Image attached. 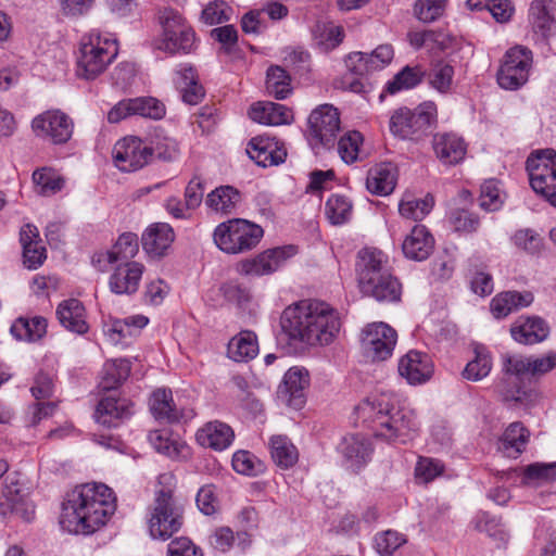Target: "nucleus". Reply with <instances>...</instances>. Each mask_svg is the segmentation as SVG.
I'll list each match as a JSON object with an SVG mask.
<instances>
[{
	"label": "nucleus",
	"instance_id": "obj_1",
	"mask_svg": "<svg viewBox=\"0 0 556 556\" xmlns=\"http://www.w3.org/2000/svg\"><path fill=\"white\" fill-rule=\"evenodd\" d=\"M116 509L113 491L103 483H86L66 494L61 527L74 534H91L103 527Z\"/></svg>",
	"mask_w": 556,
	"mask_h": 556
},
{
	"label": "nucleus",
	"instance_id": "obj_2",
	"mask_svg": "<svg viewBox=\"0 0 556 556\" xmlns=\"http://www.w3.org/2000/svg\"><path fill=\"white\" fill-rule=\"evenodd\" d=\"M357 420L367 426L376 438L390 443L406 444L419 430L416 412L400 406L389 392L370 396L355 407Z\"/></svg>",
	"mask_w": 556,
	"mask_h": 556
},
{
	"label": "nucleus",
	"instance_id": "obj_3",
	"mask_svg": "<svg viewBox=\"0 0 556 556\" xmlns=\"http://www.w3.org/2000/svg\"><path fill=\"white\" fill-rule=\"evenodd\" d=\"M281 328L290 339L315 345H327L340 330V318L328 304L301 301L288 306L280 319Z\"/></svg>",
	"mask_w": 556,
	"mask_h": 556
},
{
	"label": "nucleus",
	"instance_id": "obj_4",
	"mask_svg": "<svg viewBox=\"0 0 556 556\" xmlns=\"http://www.w3.org/2000/svg\"><path fill=\"white\" fill-rule=\"evenodd\" d=\"M556 367V354L548 353L542 356L505 355L503 357V371L505 377L497 389L506 402L528 404L536 397L533 389L517 384L516 380L522 377L539 378Z\"/></svg>",
	"mask_w": 556,
	"mask_h": 556
},
{
	"label": "nucleus",
	"instance_id": "obj_5",
	"mask_svg": "<svg viewBox=\"0 0 556 556\" xmlns=\"http://www.w3.org/2000/svg\"><path fill=\"white\" fill-rule=\"evenodd\" d=\"M357 258L356 270L362 293L378 302L399 301L401 285L387 268L383 253L366 248L358 252Z\"/></svg>",
	"mask_w": 556,
	"mask_h": 556
},
{
	"label": "nucleus",
	"instance_id": "obj_6",
	"mask_svg": "<svg viewBox=\"0 0 556 556\" xmlns=\"http://www.w3.org/2000/svg\"><path fill=\"white\" fill-rule=\"evenodd\" d=\"M176 483V477L170 471L157 477L149 518V531L154 539L167 540L184 523V506L174 496Z\"/></svg>",
	"mask_w": 556,
	"mask_h": 556
},
{
	"label": "nucleus",
	"instance_id": "obj_7",
	"mask_svg": "<svg viewBox=\"0 0 556 556\" xmlns=\"http://www.w3.org/2000/svg\"><path fill=\"white\" fill-rule=\"evenodd\" d=\"M161 33L155 49L169 55H186L198 48V38L186 17L173 8H163L157 13Z\"/></svg>",
	"mask_w": 556,
	"mask_h": 556
},
{
	"label": "nucleus",
	"instance_id": "obj_8",
	"mask_svg": "<svg viewBox=\"0 0 556 556\" xmlns=\"http://www.w3.org/2000/svg\"><path fill=\"white\" fill-rule=\"evenodd\" d=\"M116 41L91 31L81 37L77 55L78 77L90 80L105 71L117 55Z\"/></svg>",
	"mask_w": 556,
	"mask_h": 556
},
{
	"label": "nucleus",
	"instance_id": "obj_9",
	"mask_svg": "<svg viewBox=\"0 0 556 556\" xmlns=\"http://www.w3.org/2000/svg\"><path fill=\"white\" fill-rule=\"evenodd\" d=\"M263 236L260 225L244 218H232L216 226L213 240L222 252L238 255L255 249Z\"/></svg>",
	"mask_w": 556,
	"mask_h": 556
},
{
	"label": "nucleus",
	"instance_id": "obj_10",
	"mask_svg": "<svg viewBox=\"0 0 556 556\" xmlns=\"http://www.w3.org/2000/svg\"><path fill=\"white\" fill-rule=\"evenodd\" d=\"M437 118V105L427 101L415 110L400 108L395 110L389 122L392 135L401 139L418 140L425 136Z\"/></svg>",
	"mask_w": 556,
	"mask_h": 556
},
{
	"label": "nucleus",
	"instance_id": "obj_11",
	"mask_svg": "<svg viewBox=\"0 0 556 556\" xmlns=\"http://www.w3.org/2000/svg\"><path fill=\"white\" fill-rule=\"evenodd\" d=\"M530 186L551 205L556 207V151H535L527 160Z\"/></svg>",
	"mask_w": 556,
	"mask_h": 556
},
{
	"label": "nucleus",
	"instance_id": "obj_12",
	"mask_svg": "<svg viewBox=\"0 0 556 556\" xmlns=\"http://www.w3.org/2000/svg\"><path fill=\"white\" fill-rule=\"evenodd\" d=\"M532 61V51L523 46L507 50L496 75L500 87L517 90L523 86L528 81Z\"/></svg>",
	"mask_w": 556,
	"mask_h": 556
},
{
	"label": "nucleus",
	"instance_id": "obj_13",
	"mask_svg": "<svg viewBox=\"0 0 556 556\" xmlns=\"http://www.w3.org/2000/svg\"><path fill=\"white\" fill-rule=\"evenodd\" d=\"M340 114L330 104H323L308 116V140L314 149L334 148L340 131Z\"/></svg>",
	"mask_w": 556,
	"mask_h": 556
},
{
	"label": "nucleus",
	"instance_id": "obj_14",
	"mask_svg": "<svg viewBox=\"0 0 556 556\" xmlns=\"http://www.w3.org/2000/svg\"><path fill=\"white\" fill-rule=\"evenodd\" d=\"M396 342V331L386 323H371L362 330V352L366 358L372 362H381L391 357Z\"/></svg>",
	"mask_w": 556,
	"mask_h": 556
},
{
	"label": "nucleus",
	"instance_id": "obj_15",
	"mask_svg": "<svg viewBox=\"0 0 556 556\" xmlns=\"http://www.w3.org/2000/svg\"><path fill=\"white\" fill-rule=\"evenodd\" d=\"M31 130L37 138L64 144L73 136L74 122L59 109L47 110L33 118Z\"/></svg>",
	"mask_w": 556,
	"mask_h": 556
},
{
	"label": "nucleus",
	"instance_id": "obj_16",
	"mask_svg": "<svg viewBox=\"0 0 556 556\" xmlns=\"http://www.w3.org/2000/svg\"><path fill=\"white\" fill-rule=\"evenodd\" d=\"M296 254L294 245L277 247L265 250L252 258L241 260L236 270L241 276L262 277L271 275Z\"/></svg>",
	"mask_w": 556,
	"mask_h": 556
},
{
	"label": "nucleus",
	"instance_id": "obj_17",
	"mask_svg": "<svg viewBox=\"0 0 556 556\" xmlns=\"http://www.w3.org/2000/svg\"><path fill=\"white\" fill-rule=\"evenodd\" d=\"M115 166L122 172H135L151 161V149L138 137H125L113 148Z\"/></svg>",
	"mask_w": 556,
	"mask_h": 556
},
{
	"label": "nucleus",
	"instance_id": "obj_18",
	"mask_svg": "<svg viewBox=\"0 0 556 556\" xmlns=\"http://www.w3.org/2000/svg\"><path fill=\"white\" fill-rule=\"evenodd\" d=\"M397 369L401 377L415 386L427 382L433 375L434 366L427 353L410 350L400 358Z\"/></svg>",
	"mask_w": 556,
	"mask_h": 556
},
{
	"label": "nucleus",
	"instance_id": "obj_19",
	"mask_svg": "<svg viewBox=\"0 0 556 556\" xmlns=\"http://www.w3.org/2000/svg\"><path fill=\"white\" fill-rule=\"evenodd\" d=\"M529 21L536 41H546L556 34V7L552 0H534Z\"/></svg>",
	"mask_w": 556,
	"mask_h": 556
},
{
	"label": "nucleus",
	"instance_id": "obj_20",
	"mask_svg": "<svg viewBox=\"0 0 556 556\" xmlns=\"http://www.w3.org/2000/svg\"><path fill=\"white\" fill-rule=\"evenodd\" d=\"M143 271L144 266L139 262L118 263L109 279L110 290L119 295L136 293Z\"/></svg>",
	"mask_w": 556,
	"mask_h": 556
},
{
	"label": "nucleus",
	"instance_id": "obj_21",
	"mask_svg": "<svg viewBox=\"0 0 556 556\" xmlns=\"http://www.w3.org/2000/svg\"><path fill=\"white\" fill-rule=\"evenodd\" d=\"M309 383L308 372L304 368L291 367L279 386V396L291 407L301 408L305 403L304 390Z\"/></svg>",
	"mask_w": 556,
	"mask_h": 556
},
{
	"label": "nucleus",
	"instance_id": "obj_22",
	"mask_svg": "<svg viewBox=\"0 0 556 556\" xmlns=\"http://www.w3.org/2000/svg\"><path fill=\"white\" fill-rule=\"evenodd\" d=\"M138 251L139 243L137 235L126 232L118 237L111 250L94 254L92 263L97 265L100 270H104L105 264L131 262L130 260L136 256Z\"/></svg>",
	"mask_w": 556,
	"mask_h": 556
},
{
	"label": "nucleus",
	"instance_id": "obj_23",
	"mask_svg": "<svg viewBox=\"0 0 556 556\" xmlns=\"http://www.w3.org/2000/svg\"><path fill=\"white\" fill-rule=\"evenodd\" d=\"M247 153L258 166L268 167L285 162L287 152L270 138L255 137L248 144Z\"/></svg>",
	"mask_w": 556,
	"mask_h": 556
},
{
	"label": "nucleus",
	"instance_id": "obj_24",
	"mask_svg": "<svg viewBox=\"0 0 556 556\" xmlns=\"http://www.w3.org/2000/svg\"><path fill=\"white\" fill-rule=\"evenodd\" d=\"M511 337L522 344H535L544 341L549 334V326L538 316L519 317L510 328Z\"/></svg>",
	"mask_w": 556,
	"mask_h": 556
},
{
	"label": "nucleus",
	"instance_id": "obj_25",
	"mask_svg": "<svg viewBox=\"0 0 556 556\" xmlns=\"http://www.w3.org/2000/svg\"><path fill=\"white\" fill-rule=\"evenodd\" d=\"M150 410L156 419L167 422H177L193 417L191 409H178L175 406L172 391L166 389H157L152 393L150 397Z\"/></svg>",
	"mask_w": 556,
	"mask_h": 556
},
{
	"label": "nucleus",
	"instance_id": "obj_26",
	"mask_svg": "<svg viewBox=\"0 0 556 556\" xmlns=\"http://www.w3.org/2000/svg\"><path fill=\"white\" fill-rule=\"evenodd\" d=\"M132 402L127 399L106 396L98 403L94 418L98 424L105 427H116L119 421L132 414Z\"/></svg>",
	"mask_w": 556,
	"mask_h": 556
},
{
	"label": "nucleus",
	"instance_id": "obj_27",
	"mask_svg": "<svg viewBox=\"0 0 556 556\" xmlns=\"http://www.w3.org/2000/svg\"><path fill=\"white\" fill-rule=\"evenodd\" d=\"M339 451L348 467L358 470L370 459L372 447L370 441L361 434H350L342 439Z\"/></svg>",
	"mask_w": 556,
	"mask_h": 556
},
{
	"label": "nucleus",
	"instance_id": "obj_28",
	"mask_svg": "<svg viewBox=\"0 0 556 556\" xmlns=\"http://www.w3.org/2000/svg\"><path fill=\"white\" fill-rule=\"evenodd\" d=\"M233 438L235 433L231 427L218 420L206 422L195 433V440L201 446L215 451H224L229 447Z\"/></svg>",
	"mask_w": 556,
	"mask_h": 556
},
{
	"label": "nucleus",
	"instance_id": "obj_29",
	"mask_svg": "<svg viewBox=\"0 0 556 556\" xmlns=\"http://www.w3.org/2000/svg\"><path fill=\"white\" fill-rule=\"evenodd\" d=\"M60 324L68 331L85 334L89 330L84 304L77 299L62 301L56 308Z\"/></svg>",
	"mask_w": 556,
	"mask_h": 556
},
{
	"label": "nucleus",
	"instance_id": "obj_30",
	"mask_svg": "<svg viewBox=\"0 0 556 556\" xmlns=\"http://www.w3.org/2000/svg\"><path fill=\"white\" fill-rule=\"evenodd\" d=\"M249 116L253 122L267 126H279L290 124L293 114L290 109L283 104L258 101L251 105Z\"/></svg>",
	"mask_w": 556,
	"mask_h": 556
},
{
	"label": "nucleus",
	"instance_id": "obj_31",
	"mask_svg": "<svg viewBox=\"0 0 556 556\" xmlns=\"http://www.w3.org/2000/svg\"><path fill=\"white\" fill-rule=\"evenodd\" d=\"M437 157L444 165H455L464 160L467 146L463 138L455 134H437L432 140Z\"/></svg>",
	"mask_w": 556,
	"mask_h": 556
},
{
	"label": "nucleus",
	"instance_id": "obj_32",
	"mask_svg": "<svg viewBox=\"0 0 556 556\" xmlns=\"http://www.w3.org/2000/svg\"><path fill=\"white\" fill-rule=\"evenodd\" d=\"M434 247V239L424 225H416L402 243V250L407 258L424 261L428 258Z\"/></svg>",
	"mask_w": 556,
	"mask_h": 556
},
{
	"label": "nucleus",
	"instance_id": "obj_33",
	"mask_svg": "<svg viewBox=\"0 0 556 556\" xmlns=\"http://www.w3.org/2000/svg\"><path fill=\"white\" fill-rule=\"evenodd\" d=\"M173 228L165 223L151 225L142 235L143 250L152 256H163L174 242Z\"/></svg>",
	"mask_w": 556,
	"mask_h": 556
},
{
	"label": "nucleus",
	"instance_id": "obj_34",
	"mask_svg": "<svg viewBox=\"0 0 556 556\" xmlns=\"http://www.w3.org/2000/svg\"><path fill=\"white\" fill-rule=\"evenodd\" d=\"M534 295L530 291H505L491 301V311L496 318H504L514 311L528 307L533 303Z\"/></svg>",
	"mask_w": 556,
	"mask_h": 556
},
{
	"label": "nucleus",
	"instance_id": "obj_35",
	"mask_svg": "<svg viewBox=\"0 0 556 556\" xmlns=\"http://www.w3.org/2000/svg\"><path fill=\"white\" fill-rule=\"evenodd\" d=\"M240 201V192L227 185L212 190L206 195L205 205L212 213L223 216L232 214Z\"/></svg>",
	"mask_w": 556,
	"mask_h": 556
},
{
	"label": "nucleus",
	"instance_id": "obj_36",
	"mask_svg": "<svg viewBox=\"0 0 556 556\" xmlns=\"http://www.w3.org/2000/svg\"><path fill=\"white\" fill-rule=\"evenodd\" d=\"M396 185L395 168L390 163H381L368 170L366 187L369 192L377 195H388Z\"/></svg>",
	"mask_w": 556,
	"mask_h": 556
},
{
	"label": "nucleus",
	"instance_id": "obj_37",
	"mask_svg": "<svg viewBox=\"0 0 556 556\" xmlns=\"http://www.w3.org/2000/svg\"><path fill=\"white\" fill-rule=\"evenodd\" d=\"M228 356L235 362H248L258 354L256 334L244 330L235 336L228 343Z\"/></svg>",
	"mask_w": 556,
	"mask_h": 556
},
{
	"label": "nucleus",
	"instance_id": "obj_38",
	"mask_svg": "<svg viewBox=\"0 0 556 556\" xmlns=\"http://www.w3.org/2000/svg\"><path fill=\"white\" fill-rule=\"evenodd\" d=\"M529 432L520 422L510 424L498 443V450L507 457L517 458L526 448Z\"/></svg>",
	"mask_w": 556,
	"mask_h": 556
},
{
	"label": "nucleus",
	"instance_id": "obj_39",
	"mask_svg": "<svg viewBox=\"0 0 556 556\" xmlns=\"http://www.w3.org/2000/svg\"><path fill=\"white\" fill-rule=\"evenodd\" d=\"M148 440L156 452L173 458L184 456L188 450V446L174 438L167 429L151 431Z\"/></svg>",
	"mask_w": 556,
	"mask_h": 556
},
{
	"label": "nucleus",
	"instance_id": "obj_40",
	"mask_svg": "<svg viewBox=\"0 0 556 556\" xmlns=\"http://www.w3.org/2000/svg\"><path fill=\"white\" fill-rule=\"evenodd\" d=\"M271 458L280 468L287 469L296 464L298 448L286 435H274L269 442Z\"/></svg>",
	"mask_w": 556,
	"mask_h": 556
},
{
	"label": "nucleus",
	"instance_id": "obj_41",
	"mask_svg": "<svg viewBox=\"0 0 556 556\" xmlns=\"http://www.w3.org/2000/svg\"><path fill=\"white\" fill-rule=\"evenodd\" d=\"M434 199L427 194L424 199H417L410 193H405L399 203L401 216L412 220L424 219L433 208Z\"/></svg>",
	"mask_w": 556,
	"mask_h": 556
},
{
	"label": "nucleus",
	"instance_id": "obj_42",
	"mask_svg": "<svg viewBox=\"0 0 556 556\" xmlns=\"http://www.w3.org/2000/svg\"><path fill=\"white\" fill-rule=\"evenodd\" d=\"M47 330V320L43 317L16 319L11 326V333L18 340L29 342L37 341L43 337Z\"/></svg>",
	"mask_w": 556,
	"mask_h": 556
},
{
	"label": "nucleus",
	"instance_id": "obj_43",
	"mask_svg": "<svg viewBox=\"0 0 556 556\" xmlns=\"http://www.w3.org/2000/svg\"><path fill=\"white\" fill-rule=\"evenodd\" d=\"M131 366L128 359L108 361L103 366L101 387L113 390L119 387L130 375Z\"/></svg>",
	"mask_w": 556,
	"mask_h": 556
},
{
	"label": "nucleus",
	"instance_id": "obj_44",
	"mask_svg": "<svg viewBox=\"0 0 556 556\" xmlns=\"http://www.w3.org/2000/svg\"><path fill=\"white\" fill-rule=\"evenodd\" d=\"M313 37L323 51H330L343 41L344 29L332 23L318 22L313 29Z\"/></svg>",
	"mask_w": 556,
	"mask_h": 556
},
{
	"label": "nucleus",
	"instance_id": "obj_45",
	"mask_svg": "<svg viewBox=\"0 0 556 556\" xmlns=\"http://www.w3.org/2000/svg\"><path fill=\"white\" fill-rule=\"evenodd\" d=\"M454 67L443 61H439L430 68L427 80L429 86L442 94L452 91L454 81Z\"/></svg>",
	"mask_w": 556,
	"mask_h": 556
},
{
	"label": "nucleus",
	"instance_id": "obj_46",
	"mask_svg": "<svg viewBox=\"0 0 556 556\" xmlns=\"http://www.w3.org/2000/svg\"><path fill=\"white\" fill-rule=\"evenodd\" d=\"M425 72L420 66H405L402 71L394 75L393 79L388 81L386 91L394 94L402 90L416 87L422 81Z\"/></svg>",
	"mask_w": 556,
	"mask_h": 556
},
{
	"label": "nucleus",
	"instance_id": "obj_47",
	"mask_svg": "<svg viewBox=\"0 0 556 556\" xmlns=\"http://www.w3.org/2000/svg\"><path fill=\"white\" fill-rule=\"evenodd\" d=\"M266 89L270 96L280 100L291 93V78L281 66L273 65L267 70Z\"/></svg>",
	"mask_w": 556,
	"mask_h": 556
},
{
	"label": "nucleus",
	"instance_id": "obj_48",
	"mask_svg": "<svg viewBox=\"0 0 556 556\" xmlns=\"http://www.w3.org/2000/svg\"><path fill=\"white\" fill-rule=\"evenodd\" d=\"M352 212V202L341 194H332L325 205V214L332 225H342L349 222Z\"/></svg>",
	"mask_w": 556,
	"mask_h": 556
},
{
	"label": "nucleus",
	"instance_id": "obj_49",
	"mask_svg": "<svg viewBox=\"0 0 556 556\" xmlns=\"http://www.w3.org/2000/svg\"><path fill=\"white\" fill-rule=\"evenodd\" d=\"M33 181L37 192L50 197L61 191L64 187V179L51 168L42 167L33 173Z\"/></svg>",
	"mask_w": 556,
	"mask_h": 556
},
{
	"label": "nucleus",
	"instance_id": "obj_50",
	"mask_svg": "<svg viewBox=\"0 0 556 556\" xmlns=\"http://www.w3.org/2000/svg\"><path fill=\"white\" fill-rule=\"evenodd\" d=\"M363 136L359 131L351 130L344 134L339 140L337 150L341 160L346 164H352L359 160Z\"/></svg>",
	"mask_w": 556,
	"mask_h": 556
},
{
	"label": "nucleus",
	"instance_id": "obj_51",
	"mask_svg": "<svg viewBox=\"0 0 556 556\" xmlns=\"http://www.w3.org/2000/svg\"><path fill=\"white\" fill-rule=\"evenodd\" d=\"M503 204L500 182L496 179H488L481 186L479 205L486 212H495Z\"/></svg>",
	"mask_w": 556,
	"mask_h": 556
},
{
	"label": "nucleus",
	"instance_id": "obj_52",
	"mask_svg": "<svg viewBox=\"0 0 556 556\" xmlns=\"http://www.w3.org/2000/svg\"><path fill=\"white\" fill-rule=\"evenodd\" d=\"M492 369V361L489 353L476 351V357L470 361L463 370V377L467 380L479 381L486 377Z\"/></svg>",
	"mask_w": 556,
	"mask_h": 556
},
{
	"label": "nucleus",
	"instance_id": "obj_53",
	"mask_svg": "<svg viewBox=\"0 0 556 556\" xmlns=\"http://www.w3.org/2000/svg\"><path fill=\"white\" fill-rule=\"evenodd\" d=\"M132 105L135 116L161 119L165 115L164 104L152 97L134 98Z\"/></svg>",
	"mask_w": 556,
	"mask_h": 556
},
{
	"label": "nucleus",
	"instance_id": "obj_54",
	"mask_svg": "<svg viewBox=\"0 0 556 556\" xmlns=\"http://www.w3.org/2000/svg\"><path fill=\"white\" fill-rule=\"evenodd\" d=\"M556 478V463L531 464L523 470L522 482L526 484H540Z\"/></svg>",
	"mask_w": 556,
	"mask_h": 556
},
{
	"label": "nucleus",
	"instance_id": "obj_55",
	"mask_svg": "<svg viewBox=\"0 0 556 556\" xmlns=\"http://www.w3.org/2000/svg\"><path fill=\"white\" fill-rule=\"evenodd\" d=\"M103 332L112 344H126L127 339L135 337V330L123 319H112L104 324Z\"/></svg>",
	"mask_w": 556,
	"mask_h": 556
},
{
	"label": "nucleus",
	"instance_id": "obj_56",
	"mask_svg": "<svg viewBox=\"0 0 556 556\" xmlns=\"http://www.w3.org/2000/svg\"><path fill=\"white\" fill-rule=\"evenodd\" d=\"M231 8L224 1L210 2L201 13V20L207 25H215L230 20Z\"/></svg>",
	"mask_w": 556,
	"mask_h": 556
},
{
	"label": "nucleus",
	"instance_id": "obj_57",
	"mask_svg": "<svg viewBox=\"0 0 556 556\" xmlns=\"http://www.w3.org/2000/svg\"><path fill=\"white\" fill-rule=\"evenodd\" d=\"M450 223L457 232H475L480 225L479 217L467 210H454L450 215Z\"/></svg>",
	"mask_w": 556,
	"mask_h": 556
},
{
	"label": "nucleus",
	"instance_id": "obj_58",
	"mask_svg": "<svg viewBox=\"0 0 556 556\" xmlns=\"http://www.w3.org/2000/svg\"><path fill=\"white\" fill-rule=\"evenodd\" d=\"M445 2L444 0H417L415 15L424 23H431L442 15Z\"/></svg>",
	"mask_w": 556,
	"mask_h": 556
},
{
	"label": "nucleus",
	"instance_id": "obj_59",
	"mask_svg": "<svg viewBox=\"0 0 556 556\" xmlns=\"http://www.w3.org/2000/svg\"><path fill=\"white\" fill-rule=\"evenodd\" d=\"M151 160L155 156L159 160L172 161L178 155V144L169 137L156 136L149 146Z\"/></svg>",
	"mask_w": 556,
	"mask_h": 556
},
{
	"label": "nucleus",
	"instance_id": "obj_60",
	"mask_svg": "<svg viewBox=\"0 0 556 556\" xmlns=\"http://www.w3.org/2000/svg\"><path fill=\"white\" fill-rule=\"evenodd\" d=\"M405 542L402 534L392 530L382 532L375 539L377 552L382 556H391Z\"/></svg>",
	"mask_w": 556,
	"mask_h": 556
},
{
	"label": "nucleus",
	"instance_id": "obj_61",
	"mask_svg": "<svg viewBox=\"0 0 556 556\" xmlns=\"http://www.w3.org/2000/svg\"><path fill=\"white\" fill-rule=\"evenodd\" d=\"M511 241L518 249L530 254H535L542 249V238L531 229L517 230Z\"/></svg>",
	"mask_w": 556,
	"mask_h": 556
},
{
	"label": "nucleus",
	"instance_id": "obj_62",
	"mask_svg": "<svg viewBox=\"0 0 556 556\" xmlns=\"http://www.w3.org/2000/svg\"><path fill=\"white\" fill-rule=\"evenodd\" d=\"M232 467L241 475L255 476L262 471V463L247 451H238L232 456Z\"/></svg>",
	"mask_w": 556,
	"mask_h": 556
},
{
	"label": "nucleus",
	"instance_id": "obj_63",
	"mask_svg": "<svg viewBox=\"0 0 556 556\" xmlns=\"http://www.w3.org/2000/svg\"><path fill=\"white\" fill-rule=\"evenodd\" d=\"M368 53L354 51L344 58V64L348 72L352 75L364 77L372 73Z\"/></svg>",
	"mask_w": 556,
	"mask_h": 556
},
{
	"label": "nucleus",
	"instance_id": "obj_64",
	"mask_svg": "<svg viewBox=\"0 0 556 556\" xmlns=\"http://www.w3.org/2000/svg\"><path fill=\"white\" fill-rule=\"evenodd\" d=\"M220 290L226 300L240 306L247 304L251 300L250 289L235 280L224 283Z\"/></svg>",
	"mask_w": 556,
	"mask_h": 556
}]
</instances>
